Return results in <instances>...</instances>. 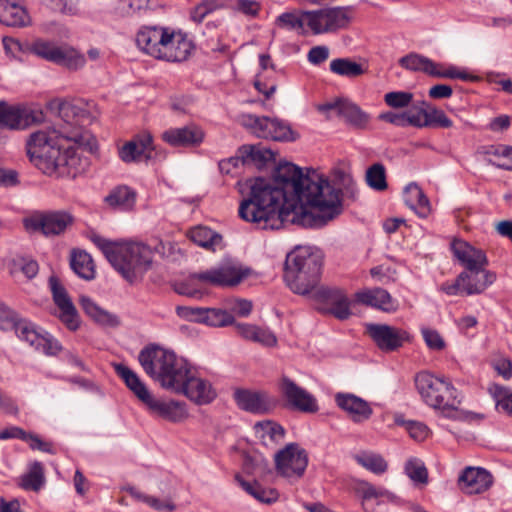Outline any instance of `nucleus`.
<instances>
[{
  "mask_svg": "<svg viewBox=\"0 0 512 512\" xmlns=\"http://www.w3.org/2000/svg\"><path fill=\"white\" fill-rule=\"evenodd\" d=\"M246 197L239 205V216L261 229H280L285 223L306 228H322L343 212L342 191L315 170L302 169L287 161L279 162L272 178L246 180Z\"/></svg>",
  "mask_w": 512,
  "mask_h": 512,
  "instance_id": "nucleus-1",
  "label": "nucleus"
},
{
  "mask_svg": "<svg viewBox=\"0 0 512 512\" xmlns=\"http://www.w3.org/2000/svg\"><path fill=\"white\" fill-rule=\"evenodd\" d=\"M58 112L63 121L59 131L32 133L26 143L27 154L44 174L74 179L89 166V159L82 155V150L92 153L97 149L95 137L84 128L93 117L80 103L63 102Z\"/></svg>",
  "mask_w": 512,
  "mask_h": 512,
  "instance_id": "nucleus-2",
  "label": "nucleus"
},
{
  "mask_svg": "<svg viewBox=\"0 0 512 512\" xmlns=\"http://www.w3.org/2000/svg\"><path fill=\"white\" fill-rule=\"evenodd\" d=\"M248 274L249 269L239 263L224 260L205 271L191 273L185 279L175 281L172 286L179 295L200 299L207 293V286L233 287Z\"/></svg>",
  "mask_w": 512,
  "mask_h": 512,
  "instance_id": "nucleus-3",
  "label": "nucleus"
},
{
  "mask_svg": "<svg viewBox=\"0 0 512 512\" xmlns=\"http://www.w3.org/2000/svg\"><path fill=\"white\" fill-rule=\"evenodd\" d=\"M322 265L320 251L312 247H296L286 256L284 281L293 293L307 295L319 284Z\"/></svg>",
  "mask_w": 512,
  "mask_h": 512,
  "instance_id": "nucleus-4",
  "label": "nucleus"
},
{
  "mask_svg": "<svg viewBox=\"0 0 512 512\" xmlns=\"http://www.w3.org/2000/svg\"><path fill=\"white\" fill-rule=\"evenodd\" d=\"M415 386L427 405L442 410L446 416H454L461 399L451 382L427 371H421L415 376Z\"/></svg>",
  "mask_w": 512,
  "mask_h": 512,
  "instance_id": "nucleus-5",
  "label": "nucleus"
},
{
  "mask_svg": "<svg viewBox=\"0 0 512 512\" xmlns=\"http://www.w3.org/2000/svg\"><path fill=\"white\" fill-rule=\"evenodd\" d=\"M153 258L152 249L141 242H129L118 246L116 261L111 265L129 283H134L150 267Z\"/></svg>",
  "mask_w": 512,
  "mask_h": 512,
  "instance_id": "nucleus-6",
  "label": "nucleus"
},
{
  "mask_svg": "<svg viewBox=\"0 0 512 512\" xmlns=\"http://www.w3.org/2000/svg\"><path fill=\"white\" fill-rule=\"evenodd\" d=\"M351 7H332L306 11V24L313 34L335 32L348 26L352 18Z\"/></svg>",
  "mask_w": 512,
  "mask_h": 512,
  "instance_id": "nucleus-7",
  "label": "nucleus"
},
{
  "mask_svg": "<svg viewBox=\"0 0 512 512\" xmlns=\"http://www.w3.org/2000/svg\"><path fill=\"white\" fill-rule=\"evenodd\" d=\"M74 222V217L65 211L36 212L23 219L29 233H40L46 237L63 234Z\"/></svg>",
  "mask_w": 512,
  "mask_h": 512,
  "instance_id": "nucleus-8",
  "label": "nucleus"
},
{
  "mask_svg": "<svg viewBox=\"0 0 512 512\" xmlns=\"http://www.w3.org/2000/svg\"><path fill=\"white\" fill-rule=\"evenodd\" d=\"M173 360V351L155 344L144 347L138 355V361L145 373L158 382L162 377L165 383H170L166 370L172 367Z\"/></svg>",
  "mask_w": 512,
  "mask_h": 512,
  "instance_id": "nucleus-9",
  "label": "nucleus"
},
{
  "mask_svg": "<svg viewBox=\"0 0 512 512\" xmlns=\"http://www.w3.org/2000/svg\"><path fill=\"white\" fill-rule=\"evenodd\" d=\"M277 471L284 477H301L308 465L305 449L297 443H289L275 454Z\"/></svg>",
  "mask_w": 512,
  "mask_h": 512,
  "instance_id": "nucleus-10",
  "label": "nucleus"
},
{
  "mask_svg": "<svg viewBox=\"0 0 512 512\" xmlns=\"http://www.w3.org/2000/svg\"><path fill=\"white\" fill-rule=\"evenodd\" d=\"M49 287L54 304L59 309V320L71 331H76L81 324L80 315L66 288L56 276H50Z\"/></svg>",
  "mask_w": 512,
  "mask_h": 512,
  "instance_id": "nucleus-11",
  "label": "nucleus"
},
{
  "mask_svg": "<svg viewBox=\"0 0 512 512\" xmlns=\"http://www.w3.org/2000/svg\"><path fill=\"white\" fill-rule=\"evenodd\" d=\"M31 52L45 60L65 66L69 69L76 70L85 63L84 57L79 55L75 50L59 47L54 43L44 40L35 41L31 46Z\"/></svg>",
  "mask_w": 512,
  "mask_h": 512,
  "instance_id": "nucleus-12",
  "label": "nucleus"
},
{
  "mask_svg": "<svg viewBox=\"0 0 512 512\" xmlns=\"http://www.w3.org/2000/svg\"><path fill=\"white\" fill-rule=\"evenodd\" d=\"M319 302L317 310L323 314L333 315L339 320H346L350 317V302L342 289L332 287H321L315 293Z\"/></svg>",
  "mask_w": 512,
  "mask_h": 512,
  "instance_id": "nucleus-13",
  "label": "nucleus"
},
{
  "mask_svg": "<svg viewBox=\"0 0 512 512\" xmlns=\"http://www.w3.org/2000/svg\"><path fill=\"white\" fill-rule=\"evenodd\" d=\"M279 390L289 409L304 413H315L318 411L319 407L316 398L289 377L283 376L281 378Z\"/></svg>",
  "mask_w": 512,
  "mask_h": 512,
  "instance_id": "nucleus-14",
  "label": "nucleus"
},
{
  "mask_svg": "<svg viewBox=\"0 0 512 512\" xmlns=\"http://www.w3.org/2000/svg\"><path fill=\"white\" fill-rule=\"evenodd\" d=\"M44 114L40 109L29 107H10L5 101H0V127L10 129H25L28 126L42 122Z\"/></svg>",
  "mask_w": 512,
  "mask_h": 512,
  "instance_id": "nucleus-15",
  "label": "nucleus"
},
{
  "mask_svg": "<svg viewBox=\"0 0 512 512\" xmlns=\"http://www.w3.org/2000/svg\"><path fill=\"white\" fill-rule=\"evenodd\" d=\"M366 332L383 352L395 351L409 340L408 332L387 324H367Z\"/></svg>",
  "mask_w": 512,
  "mask_h": 512,
  "instance_id": "nucleus-16",
  "label": "nucleus"
},
{
  "mask_svg": "<svg viewBox=\"0 0 512 512\" xmlns=\"http://www.w3.org/2000/svg\"><path fill=\"white\" fill-rule=\"evenodd\" d=\"M154 150L153 137L148 132L134 136L130 141L125 142L118 150V156L124 163H146L152 158Z\"/></svg>",
  "mask_w": 512,
  "mask_h": 512,
  "instance_id": "nucleus-17",
  "label": "nucleus"
},
{
  "mask_svg": "<svg viewBox=\"0 0 512 512\" xmlns=\"http://www.w3.org/2000/svg\"><path fill=\"white\" fill-rule=\"evenodd\" d=\"M234 399L240 409L254 414L269 413L277 404L276 399L269 393L249 389H237Z\"/></svg>",
  "mask_w": 512,
  "mask_h": 512,
  "instance_id": "nucleus-18",
  "label": "nucleus"
},
{
  "mask_svg": "<svg viewBox=\"0 0 512 512\" xmlns=\"http://www.w3.org/2000/svg\"><path fill=\"white\" fill-rule=\"evenodd\" d=\"M492 482V475L481 467H466L458 478L459 489L468 495L485 492Z\"/></svg>",
  "mask_w": 512,
  "mask_h": 512,
  "instance_id": "nucleus-19",
  "label": "nucleus"
},
{
  "mask_svg": "<svg viewBox=\"0 0 512 512\" xmlns=\"http://www.w3.org/2000/svg\"><path fill=\"white\" fill-rule=\"evenodd\" d=\"M177 393L184 394L198 405H207L217 396L212 384L208 380L196 376L193 371L186 378L183 387Z\"/></svg>",
  "mask_w": 512,
  "mask_h": 512,
  "instance_id": "nucleus-20",
  "label": "nucleus"
},
{
  "mask_svg": "<svg viewBox=\"0 0 512 512\" xmlns=\"http://www.w3.org/2000/svg\"><path fill=\"white\" fill-rule=\"evenodd\" d=\"M203 130L195 124L169 128L162 133V140L172 147H196L204 140Z\"/></svg>",
  "mask_w": 512,
  "mask_h": 512,
  "instance_id": "nucleus-21",
  "label": "nucleus"
},
{
  "mask_svg": "<svg viewBox=\"0 0 512 512\" xmlns=\"http://www.w3.org/2000/svg\"><path fill=\"white\" fill-rule=\"evenodd\" d=\"M451 250L454 257L465 267V271L474 270L488 265L485 252L468 242L455 239L451 243Z\"/></svg>",
  "mask_w": 512,
  "mask_h": 512,
  "instance_id": "nucleus-22",
  "label": "nucleus"
},
{
  "mask_svg": "<svg viewBox=\"0 0 512 512\" xmlns=\"http://www.w3.org/2000/svg\"><path fill=\"white\" fill-rule=\"evenodd\" d=\"M496 273L486 267L463 271L459 274V281L463 282V292L466 295L481 294L487 287L496 281Z\"/></svg>",
  "mask_w": 512,
  "mask_h": 512,
  "instance_id": "nucleus-23",
  "label": "nucleus"
},
{
  "mask_svg": "<svg viewBox=\"0 0 512 512\" xmlns=\"http://www.w3.org/2000/svg\"><path fill=\"white\" fill-rule=\"evenodd\" d=\"M149 413L170 422H181L187 418L185 404L162 398L152 397L145 405Z\"/></svg>",
  "mask_w": 512,
  "mask_h": 512,
  "instance_id": "nucleus-24",
  "label": "nucleus"
},
{
  "mask_svg": "<svg viewBox=\"0 0 512 512\" xmlns=\"http://www.w3.org/2000/svg\"><path fill=\"white\" fill-rule=\"evenodd\" d=\"M192 50V43L181 33H169L161 48L158 59L169 62H181L188 58Z\"/></svg>",
  "mask_w": 512,
  "mask_h": 512,
  "instance_id": "nucleus-25",
  "label": "nucleus"
},
{
  "mask_svg": "<svg viewBox=\"0 0 512 512\" xmlns=\"http://www.w3.org/2000/svg\"><path fill=\"white\" fill-rule=\"evenodd\" d=\"M167 34V29L156 26H146L138 31L135 41L142 51L158 59L163 43L167 39Z\"/></svg>",
  "mask_w": 512,
  "mask_h": 512,
  "instance_id": "nucleus-26",
  "label": "nucleus"
},
{
  "mask_svg": "<svg viewBox=\"0 0 512 512\" xmlns=\"http://www.w3.org/2000/svg\"><path fill=\"white\" fill-rule=\"evenodd\" d=\"M335 402L339 408L347 412L353 421L362 422L368 420L373 410L364 399L350 393H337Z\"/></svg>",
  "mask_w": 512,
  "mask_h": 512,
  "instance_id": "nucleus-27",
  "label": "nucleus"
},
{
  "mask_svg": "<svg viewBox=\"0 0 512 512\" xmlns=\"http://www.w3.org/2000/svg\"><path fill=\"white\" fill-rule=\"evenodd\" d=\"M323 110H336L345 121L357 129H364L368 122L369 116L361 110L356 104L346 101L338 100L333 103H327L322 106Z\"/></svg>",
  "mask_w": 512,
  "mask_h": 512,
  "instance_id": "nucleus-28",
  "label": "nucleus"
},
{
  "mask_svg": "<svg viewBox=\"0 0 512 512\" xmlns=\"http://www.w3.org/2000/svg\"><path fill=\"white\" fill-rule=\"evenodd\" d=\"M113 367L117 376L124 381L126 387L143 405H146L153 395L140 377L132 369L122 363H115Z\"/></svg>",
  "mask_w": 512,
  "mask_h": 512,
  "instance_id": "nucleus-29",
  "label": "nucleus"
},
{
  "mask_svg": "<svg viewBox=\"0 0 512 512\" xmlns=\"http://www.w3.org/2000/svg\"><path fill=\"white\" fill-rule=\"evenodd\" d=\"M0 23L9 27H25L30 23L26 9L17 0H0Z\"/></svg>",
  "mask_w": 512,
  "mask_h": 512,
  "instance_id": "nucleus-30",
  "label": "nucleus"
},
{
  "mask_svg": "<svg viewBox=\"0 0 512 512\" xmlns=\"http://www.w3.org/2000/svg\"><path fill=\"white\" fill-rule=\"evenodd\" d=\"M356 297L360 303L372 306L384 312L395 311L398 307L397 301L383 288L360 291L356 294Z\"/></svg>",
  "mask_w": 512,
  "mask_h": 512,
  "instance_id": "nucleus-31",
  "label": "nucleus"
},
{
  "mask_svg": "<svg viewBox=\"0 0 512 512\" xmlns=\"http://www.w3.org/2000/svg\"><path fill=\"white\" fill-rule=\"evenodd\" d=\"M166 372L167 375L170 376V383H165L161 378L159 381L160 385L177 393L180 388L183 387V384L185 383L186 378L192 372V369L185 359L177 357V355L174 353L172 367L168 368Z\"/></svg>",
  "mask_w": 512,
  "mask_h": 512,
  "instance_id": "nucleus-32",
  "label": "nucleus"
},
{
  "mask_svg": "<svg viewBox=\"0 0 512 512\" xmlns=\"http://www.w3.org/2000/svg\"><path fill=\"white\" fill-rule=\"evenodd\" d=\"M405 204L416 214L425 218L430 213V202L422 189L414 182L409 183L403 193Z\"/></svg>",
  "mask_w": 512,
  "mask_h": 512,
  "instance_id": "nucleus-33",
  "label": "nucleus"
},
{
  "mask_svg": "<svg viewBox=\"0 0 512 512\" xmlns=\"http://www.w3.org/2000/svg\"><path fill=\"white\" fill-rule=\"evenodd\" d=\"M79 304L85 314L100 325L116 327L120 324L116 315L102 309L88 296H81Z\"/></svg>",
  "mask_w": 512,
  "mask_h": 512,
  "instance_id": "nucleus-34",
  "label": "nucleus"
},
{
  "mask_svg": "<svg viewBox=\"0 0 512 512\" xmlns=\"http://www.w3.org/2000/svg\"><path fill=\"white\" fill-rule=\"evenodd\" d=\"M46 484L43 463L33 461L28 464L27 471L20 476L19 485L26 491L39 492Z\"/></svg>",
  "mask_w": 512,
  "mask_h": 512,
  "instance_id": "nucleus-35",
  "label": "nucleus"
},
{
  "mask_svg": "<svg viewBox=\"0 0 512 512\" xmlns=\"http://www.w3.org/2000/svg\"><path fill=\"white\" fill-rule=\"evenodd\" d=\"M188 237L196 245L210 251H216L222 247V235L206 226L191 228L188 232Z\"/></svg>",
  "mask_w": 512,
  "mask_h": 512,
  "instance_id": "nucleus-36",
  "label": "nucleus"
},
{
  "mask_svg": "<svg viewBox=\"0 0 512 512\" xmlns=\"http://www.w3.org/2000/svg\"><path fill=\"white\" fill-rule=\"evenodd\" d=\"M245 165H254L258 169L263 168L270 161H275V155L270 149L258 145H243L238 149Z\"/></svg>",
  "mask_w": 512,
  "mask_h": 512,
  "instance_id": "nucleus-37",
  "label": "nucleus"
},
{
  "mask_svg": "<svg viewBox=\"0 0 512 512\" xmlns=\"http://www.w3.org/2000/svg\"><path fill=\"white\" fill-rule=\"evenodd\" d=\"M70 267L80 278L92 280L95 278V265L90 254L84 250L73 249L70 255Z\"/></svg>",
  "mask_w": 512,
  "mask_h": 512,
  "instance_id": "nucleus-38",
  "label": "nucleus"
},
{
  "mask_svg": "<svg viewBox=\"0 0 512 512\" xmlns=\"http://www.w3.org/2000/svg\"><path fill=\"white\" fill-rule=\"evenodd\" d=\"M135 201V192L125 185L115 187L105 197V202L108 206L121 211L131 210L135 205Z\"/></svg>",
  "mask_w": 512,
  "mask_h": 512,
  "instance_id": "nucleus-39",
  "label": "nucleus"
},
{
  "mask_svg": "<svg viewBox=\"0 0 512 512\" xmlns=\"http://www.w3.org/2000/svg\"><path fill=\"white\" fill-rule=\"evenodd\" d=\"M353 458L360 466L377 475L385 473L388 469V463L382 455L372 451H360Z\"/></svg>",
  "mask_w": 512,
  "mask_h": 512,
  "instance_id": "nucleus-40",
  "label": "nucleus"
},
{
  "mask_svg": "<svg viewBox=\"0 0 512 512\" xmlns=\"http://www.w3.org/2000/svg\"><path fill=\"white\" fill-rule=\"evenodd\" d=\"M240 123L258 138L268 139V136H271L269 132L270 117L268 116L243 114Z\"/></svg>",
  "mask_w": 512,
  "mask_h": 512,
  "instance_id": "nucleus-41",
  "label": "nucleus"
},
{
  "mask_svg": "<svg viewBox=\"0 0 512 512\" xmlns=\"http://www.w3.org/2000/svg\"><path fill=\"white\" fill-rule=\"evenodd\" d=\"M399 64L407 70L424 72L430 76H432L433 69L436 68L435 62L417 53H410L403 56L400 58Z\"/></svg>",
  "mask_w": 512,
  "mask_h": 512,
  "instance_id": "nucleus-42",
  "label": "nucleus"
},
{
  "mask_svg": "<svg viewBox=\"0 0 512 512\" xmlns=\"http://www.w3.org/2000/svg\"><path fill=\"white\" fill-rule=\"evenodd\" d=\"M254 429L264 445H268V441L278 443L285 434L284 428L272 421L257 422Z\"/></svg>",
  "mask_w": 512,
  "mask_h": 512,
  "instance_id": "nucleus-43",
  "label": "nucleus"
},
{
  "mask_svg": "<svg viewBox=\"0 0 512 512\" xmlns=\"http://www.w3.org/2000/svg\"><path fill=\"white\" fill-rule=\"evenodd\" d=\"M227 0H201L190 12V19L196 24L203 22L205 17L217 10L226 9Z\"/></svg>",
  "mask_w": 512,
  "mask_h": 512,
  "instance_id": "nucleus-44",
  "label": "nucleus"
},
{
  "mask_svg": "<svg viewBox=\"0 0 512 512\" xmlns=\"http://www.w3.org/2000/svg\"><path fill=\"white\" fill-rule=\"evenodd\" d=\"M428 103L425 101L412 102L404 111L406 125L423 128L426 127Z\"/></svg>",
  "mask_w": 512,
  "mask_h": 512,
  "instance_id": "nucleus-45",
  "label": "nucleus"
},
{
  "mask_svg": "<svg viewBox=\"0 0 512 512\" xmlns=\"http://www.w3.org/2000/svg\"><path fill=\"white\" fill-rule=\"evenodd\" d=\"M330 70L334 74L348 78H355L364 73L362 65L349 58H337L332 60L330 62Z\"/></svg>",
  "mask_w": 512,
  "mask_h": 512,
  "instance_id": "nucleus-46",
  "label": "nucleus"
},
{
  "mask_svg": "<svg viewBox=\"0 0 512 512\" xmlns=\"http://www.w3.org/2000/svg\"><path fill=\"white\" fill-rule=\"evenodd\" d=\"M12 323L17 336L21 340L26 341L34 348L39 344V339L42 333L35 328L34 324L26 320H17V318Z\"/></svg>",
  "mask_w": 512,
  "mask_h": 512,
  "instance_id": "nucleus-47",
  "label": "nucleus"
},
{
  "mask_svg": "<svg viewBox=\"0 0 512 512\" xmlns=\"http://www.w3.org/2000/svg\"><path fill=\"white\" fill-rule=\"evenodd\" d=\"M367 185L376 190L383 191L387 188L386 171L381 163L371 165L366 171Z\"/></svg>",
  "mask_w": 512,
  "mask_h": 512,
  "instance_id": "nucleus-48",
  "label": "nucleus"
},
{
  "mask_svg": "<svg viewBox=\"0 0 512 512\" xmlns=\"http://www.w3.org/2000/svg\"><path fill=\"white\" fill-rule=\"evenodd\" d=\"M269 132L271 136L268 139L274 141H293L295 140L294 132L290 125L278 118L270 117Z\"/></svg>",
  "mask_w": 512,
  "mask_h": 512,
  "instance_id": "nucleus-49",
  "label": "nucleus"
},
{
  "mask_svg": "<svg viewBox=\"0 0 512 512\" xmlns=\"http://www.w3.org/2000/svg\"><path fill=\"white\" fill-rule=\"evenodd\" d=\"M203 324L212 327H224L233 324L234 317L220 308H205Z\"/></svg>",
  "mask_w": 512,
  "mask_h": 512,
  "instance_id": "nucleus-50",
  "label": "nucleus"
},
{
  "mask_svg": "<svg viewBox=\"0 0 512 512\" xmlns=\"http://www.w3.org/2000/svg\"><path fill=\"white\" fill-rule=\"evenodd\" d=\"M304 11H292L280 14L276 19V24L288 30H302L306 23V16L303 15Z\"/></svg>",
  "mask_w": 512,
  "mask_h": 512,
  "instance_id": "nucleus-51",
  "label": "nucleus"
},
{
  "mask_svg": "<svg viewBox=\"0 0 512 512\" xmlns=\"http://www.w3.org/2000/svg\"><path fill=\"white\" fill-rule=\"evenodd\" d=\"M405 473L414 483H428V471L420 459H409L405 464Z\"/></svg>",
  "mask_w": 512,
  "mask_h": 512,
  "instance_id": "nucleus-52",
  "label": "nucleus"
},
{
  "mask_svg": "<svg viewBox=\"0 0 512 512\" xmlns=\"http://www.w3.org/2000/svg\"><path fill=\"white\" fill-rule=\"evenodd\" d=\"M356 493L359 494L363 500L387 498L390 499L392 494L380 487H376L367 481H359L356 485Z\"/></svg>",
  "mask_w": 512,
  "mask_h": 512,
  "instance_id": "nucleus-53",
  "label": "nucleus"
},
{
  "mask_svg": "<svg viewBox=\"0 0 512 512\" xmlns=\"http://www.w3.org/2000/svg\"><path fill=\"white\" fill-rule=\"evenodd\" d=\"M386 104L392 108H407L413 100V94L406 91H393L384 96Z\"/></svg>",
  "mask_w": 512,
  "mask_h": 512,
  "instance_id": "nucleus-54",
  "label": "nucleus"
},
{
  "mask_svg": "<svg viewBox=\"0 0 512 512\" xmlns=\"http://www.w3.org/2000/svg\"><path fill=\"white\" fill-rule=\"evenodd\" d=\"M425 120H427L426 127L449 128L453 124L442 110L431 107L429 104Z\"/></svg>",
  "mask_w": 512,
  "mask_h": 512,
  "instance_id": "nucleus-55",
  "label": "nucleus"
},
{
  "mask_svg": "<svg viewBox=\"0 0 512 512\" xmlns=\"http://www.w3.org/2000/svg\"><path fill=\"white\" fill-rule=\"evenodd\" d=\"M90 239L103 252L110 264L112 261H116V251L119 244L111 242L95 233L90 236Z\"/></svg>",
  "mask_w": 512,
  "mask_h": 512,
  "instance_id": "nucleus-56",
  "label": "nucleus"
},
{
  "mask_svg": "<svg viewBox=\"0 0 512 512\" xmlns=\"http://www.w3.org/2000/svg\"><path fill=\"white\" fill-rule=\"evenodd\" d=\"M35 349L46 355H56L61 351L62 346L57 339L44 332L41 334L39 344L36 345Z\"/></svg>",
  "mask_w": 512,
  "mask_h": 512,
  "instance_id": "nucleus-57",
  "label": "nucleus"
},
{
  "mask_svg": "<svg viewBox=\"0 0 512 512\" xmlns=\"http://www.w3.org/2000/svg\"><path fill=\"white\" fill-rule=\"evenodd\" d=\"M176 314L184 320L203 324V320L205 318V308L177 306Z\"/></svg>",
  "mask_w": 512,
  "mask_h": 512,
  "instance_id": "nucleus-58",
  "label": "nucleus"
},
{
  "mask_svg": "<svg viewBox=\"0 0 512 512\" xmlns=\"http://www.w3.org/2000/svg\"><path fill=\"white\" fill-rule=\"evenodd\" d=\"M433 77L470 80L471 76L465 71H459L455 66L444 68L443 65L436 63V68L432 72Z\"/></svg>",
  "mask_w": 512,
  "mask_h": 512,
  "instance_id": "nucleus-59",
  "label": "nucleus"
},
{
  "mask_svg": "<svg viewBox=\"0 0 512 512\" xmlns=\"http://www.w3.org/2000/svg\"><path fill=\"white\" fill-rule=\"evenodd\" d=\"M230 7L249 17H256L261 9L260 3L255 0H234Z\"/></svg>",
  "mask_w": 512,
  "mask_h": 512,
  "instance_id": "nucleus-60",
  "label": "nucleus"
},
{
  "mask_svg": "<svg viewBox=\"0 0 512 512\" xmlns=\"http://www.w3.org/2000/svg\"><path fill=\"white\" fill-rule=\"evenodd\" d=\"M131 493L135 497L142 499L145 503H147L149 506H151L152 508H154L157 511L167 510V511L172 512L176 509L175 504L172 503L171 501L164 502L156 497L144 495V494H141L140 492L134 491V489L131 490Z\"/></svg>",
  "mask_w": 512,
  "mask_h": 512,
  "instance_id": "nucleus-61",
  "label": "nucleus"
},
{
  "mask_svg": "<svg viewBox=\"0 0 512 512\" xmlns=\"http://www.w3.org/2000/svg\"><path fill=\"white\" fill-rule=\"evenodd\" d=\"M24 441L29 444L32 450H39L51 455L56 454V449L51 442L42 440L38 435L33 433H26Z\"/></svg>",
  "mask_w": 512,
  "mask_h": 512,
  "instance_id": "nucleus-62",
  "label": "nucleus"
},
{
  "mask_svg": "<svg viewBox=\"0 0 512 512\" xmlns=\"http://www.w3.org/2000/svg\"><path fill=\"white\" fill-rule=\"evenodd\" d=\"M250 341L259 343L263 346L272 347L276 345L277 338L270 330L255 325Z\"/></svg>",
  "mask_w": 512,
  "mask_h": 512,
  "instance_id": "nucleus-63",
  "label": "nucleus"
},
{
  "mask_svg": "<svg viewBox=\"0 0 512 512\" xmlns=\"http://www.w3.org/2000/svg\"><path fill=\"white\" fill-rule=\"evenodd\" d=\"M46 4L54 11L65 15H76L78 13L76 2L73 0H45Z\"/></svg>",
  "mask_w": 512,
  "mask_h": 512,
  "instance_id": "nucleus-64",
  "label": "nucleus"
}]
</instances>
